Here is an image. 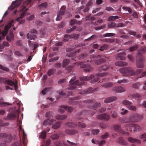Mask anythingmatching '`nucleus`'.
<instances>
[{"mask_svg":"<svg viewBox=\"0 0 146 146\" xmlns=\"http://www.w3.org/2000/svg\"><path fill=\"white\" fill-rule=\"evenodd\" d=\"M119 72L123 76L139 75L135 79V80H137L138 78H141L145 76H146V71L142 72V70L141 69H138L135 71L131 67L122 68L119 69Z\"/></svg>","mask_w":146,"mask_h":146,"instance_id":"obj_1","label":"nucleus"},{"mask_svg":"<svg viewBox=\"0 0 146 146\" xmlns=\"http://www.w3.org/2000/svg\"><path fill=\"white\" fill-rule=\"evenodd\" d=\"M76 76H74L71 79L69 82L70 83L69 84L68 89L71 90L76 89V90H77L78 89L77 86L85 84V82H80L78 80H76H76Z\"/></svg>","mask_w":146,"mask_h":146,"instance_id":"obj_2","label":"nucleus"},{"mask_svg":"<svg viewBox=\"0 0 146 146\" xmlns=\"http://www.w3.org/2000/svg\"><path fill=\"white\" fill-rule=\"evenodd\" d=\"M102 56L100 55L95 56L94 55H92L90 56V59L88 60L87 62H90L93 65H99L106 62L105 59L102 58Z\"/></svg>","mask_w":146,"mask_h":146,"instance_id":"obj_3","label":"nucleus"},{"mask_svg":"<svg viewBox=\"0 0 146 146\" xmlns=\"http://www.w3.org/2000/svg\"><path fill=\"white\" fill-rule=\"evenodd\" d=\"M134 127V129L133 131L134 132H135L137 131H140L141 129V128L139 125L132 123H129L126 124H125L124 125V128L126 129V130L127 131H132V130L130 128L128 129L129 127Z\"/></svg>","mask_w":146,"mask_h":146,"instance_id":"obj_4","label":"nucleus"},{"mask_svg":"<svg viewBox=\"0 0 146 146\" xmlns=\"http://www.w3.org/2000/svg\"><path fill=\"white\" fill-rule=\"evenodd\" d=\"M83 102L86 104H89L88 107L91 109L96 110L98 107H100L101 106L100 103H93V101L92 100L88 99L84 100Z\"/></svg>","mask_w":146,"mask_h":146,"instance_id":"obj_5","label":"nucleus"},{"mask_svg":"<svg viewBox=\"0 0 146 146\" xmlns=\"http://www.w3.org/2000/svg\"><path fill=\"white\" fill-rule=\"evenodd\" d=\"M136 65L138 68H143L144 67L143 61L144 59L142 54L139 52L137 53L136 56Z\"/></svg>","mask_w":146,"mask_h":146,"instance_id":"obj_6","label":"nucleus"},{"mask_svg":"<svg viewBox=\"0 0 146 146\" xmlns=\"http://www.w3.org/2000/svg\"><path fill=\"white\" fill-rule=\"evenodd\" d=\"M74 64H76L78 66H80L81 68H86L84 70V71L85 72H91L93 69V68L90 65L85 64L83 62H77L74 63Z\"/></svg>","mask_w":146,"mask_h":146,"instance_id":"obj_7","label":"nucleus"},{"mask_svg":"<svg viewBox=\"0 0 146 146\" xmlns=\"http://www.w3.org/2000/svg\"><path fill=\"white\" fill-rule=\"evenodd\" d=\"M13 22V20L11 21L9 23L8 25L6 26L5 27L4 30L2 32H1L0 30V40L2 39L6 35L9 29L12 26Z\"/></svg>","mask_w":146,"mask_h":146,"instance_id":"obj_8","label":"nucleus"},{"mask_svg":"<svg viewBox=\"0 0 146 146\" xmlns=\"http://www.w3.org/2000/svg\"><path fill=\"white\" fill-rule=\"evenodd\" d=\"M96 117L99 119L105 121H109L111 118L110 115L106 113L98 115H96Z\"/></svg>","mask_w":146,"mask_h":146,"instance_id":"obj_9","label":"nucleus"},{"mask_svg":"<svg viewBox=\"0 0 146 146\" xmlns=\"http://www.w3.org/2000/svg\"><path fill=\"white\" fill-rule=\"evenodd\" d=\"M113 129L115 131L120 133L122 134H126L128 135H129V133L123 130L120 125L115 124L113 126Z\"/></svg>","mask_w":146,"mask_h":146,"instance_id":"obj_10","label":"nucleus"},{"mask_svg":"<svg viewBox=\"0 0 146 146\" xmlns=\"http://www.w3.org/2000/svg\"><path fill=\"white\" fill-rule=\"evenodd\" d=\"M79 34H73L71 35H69L68 34H65L64 35L63 41L64 42L68 41L69 39L71 38H73L75 39H78L79 37Z\"/></svg>","mask_w":146,"mask_h":146,"instance_id":"obj_11","label":"nucleus"},{"mask_svg":"<svg viewBox=\"0 0 146 146\" xmlns=\"http://www.w3.org/2000/svg\"><path fill=\"white\" fill-rule=\"evenodd\" d=\"M22 0H16L12 2L11 4L9 7L8 9L12 11L15 7L19 6L21 3Z\"/></svg>","mask_w":146,"mask_h":146,"instance_id":"obj_12","label":"nucleus"},{"mask_svg":"<svg viewBox=\"0 0 146 146\" xmlns=\"http://www.w3.org/2000/svg\"><path fill=\"white\" fill-rule=\"evenodd\" d=\"M15 111H14L9 113L7 116L4 118L6 120H10L15 119L16 117Z\"/></svg>","mask_w":146,"mask_h":146,"instance_id":"obj_13","label":"nucleus"},{"mask_svg":"<svg viewBox=\"0 0 146 146\" xmlns=\"http://www.w3.org/2000/svg\"><path fill=\"white\" fill-rule=\"evenodd\" d=\"M127 140L129 142L132 143L141 144V143L140 140L131 137H128Z\"/></svg>","mask_w":146,"mask_h":146,"instance_id":"obj_14","label":"nucleus"},{"mask_svg":"<svg viewBox=\"0 0 146 146\" xmlns=\"http://www.w3.org/2000/svg\"><path fill=\"white\" fill-rule=\"evenodd\" d=\"M125 52H123L120 53L117 55L116 59L117 60H125L126 58L125 56Z\"/></svg>","mask_w":146,"mask_h":146,"instance_id":"obj_15","label":"nucleus"},{"mask_svg":"<svg viewBox=\"0 0 146 146\" xmlns=\"http://www.w3.org/2000/svg\"><path fill=\"white\" fill-rule=\"evenodd\" d=\"M117 142L119 144L123 145H126L127 144V142L123 139L122 137L117 138Z\"/></svg>","mask_w":146,"mask_h":146,"instance_id":"obj_16","label":"nucleus"},{"mask_svg":"<svg viewBox=\"0 0 146 146\" xmlns=\"http://www.w3.org/2000/svg\"><path fill=\"white\" fill-rule=\"evenodd\" d=\"M117 99V98L115 96H112L111 97L107 98L104 100V102L106 103H108L110 102H113L116 100Z\"/></svg>","mask_w":146,"mask_h":146,"instance_id":"obj_17","label":"nucleus"},{"mask_svg":"<svg viewBox=\"0 0 146 146\" xmlns=\"http://www.w3.org/2000/svg\"><path fill=\"white\" fill-rule=\"evenodd\" d=\"M95 112L94 111H92L90 110H85L82 111L80 113L81 115H85L90 114L91 115H93L95 113Z\"/></svg>","mask_w":146,"mask_h":146,"instance_id":"obj_18","label":"nucleus"},{"mask_svg":"<svg viewBox=\"0 0 146 146\" xmlns=\"http://www.w3.org/2000/svg\"><path fill=\"white\" fill-rule=\"evenodd\" d=\"M94 77V75L93 74H92L88 77L87 76H84L82 77H80V81L82 82V81H86L90 80L93 78Z\"/></svg>","mask_w":146,"mask_h":146,"instance_id":"obj_19","label":"nucleus"},{"mask_svg":"<svg viewBox=\"0 0 146 146\" xmlns=\"http://www.w3.org/2000/svg\"><path fill=\"white\" fill-rule=\"evenodd\" d=\"M113 90L117 92L120 93L124 92L125 89L122 87H114Z\"/></svg>","mask_w":146,"mask_h":146,"instance_id":"obj_20","label":"nucleus"},{"mask_svg":"<svg viewBox=\"0 0 146 146\" xmlns=\"http://www.w3.org/2000/svg\"><path fill=\"white\" fill-rule=\"evenodd\" d=\"M63 143L65 146H76V143L70 142L68 140L66 141H63Z\"/></svg>","mask_w":146,"mask_h":146,"instance_id":"obj_21","label":"nucleus"},{"mask_svg":"<svg viewBox=\"0 0 146 146\" xmlns=\"http://www.w3.org/2000/svg\"><path fill=\"white\" fill-rule=\"evenodd\" d=\"M128 63L127 62L123 61H118L115 63V65L119 66H123L127 65Z\"/></svg>","mask_w":146,"mask_h":146,"instance_id":"obj_22","label":"nucleus"},{"mask_svg":"<svg viewBox=\"0 0 146 146\" xmlns=\"http://www.w3.org/2000/svg\"><path fill=\"white\" fill-rule=\"evenodd\" d=\"M54 121V120L52 119H48L46 120H45L44 121L43 123V125L45 126L50 125L52 123H53Z\"/></svg>","mask_w":146,"mask_h":146,"instance_id":"obj_23","label":"nucleus"},{"mask_svg":"<svg viewBox=\"0 0 146 146\" xmlns=\"http://www.w3.org/2000/svg\"><path fill=\"white\" fill-rule=\"evenodd\" d=\"M5 138V143H9L13 139V137L11 134L7 135H7L6 136Z\"/></svg>","mask_w":146,"mask_h":146,"instance_id":"obj_24","label":"nucleus"},{"mask_svg":"<svg viewBox=\"0 0 146 146\" xmlns=\"http://www.w3.org/2000/svg\"><path fill=\"white\" fill-rule=\"evenodd\" d=\"M66 132L69 135H73L78 133V131L74 129L70 130L66 129Z\"/></svg>","mask_w":146,"mask_h":146,"instance_id":"obj_25","label":"nucleus"},{"mask_svg":"<svg viewBox=\"0 0 146 146\" xmlns=\"http://www.w3.org/2000/svg\"><path fill=\"white\" fill-rule=\"evenodd\" d=\"M47 5V3L45 2L42 3L41 4L39 5L38 6V7L39 9L44 10L46 8Z\"/></svg>","mask_w":146,"mask_h":146,"instance_id":"obj_26","label":"nucleus"},{"mask_svg":"<svg viewBox=\"0 0 146 146\" xmlns=\"http://www.w3.org/2000/svg\"><path fill=\"white\" fill-rule=\"evenodd\" d=\"M136 122H138L142 120L143 118V116L142 114L135 113Z\"/></svg>","mask_w":146,"mask_h":146,"instance_id":"obj_27","label":"nucleus"},{"mask_svg":"<svg viewBox=\"0 0 146 146\" xmlns=\"http://www.w3.org/2000/svg\"><path fill=\"white\" fill-rule=\"evenodd\" d=\"M65 125L69 127H75L77 125L73 122H68L65 123Z\"/></svg>","mask_w":146,"mask_h":146,"instance_id":"obj_28","label":"nucleus"},{"mask_svg":"<svg viewBox=\"0 0 146 146\" xmlns=\"http://www.w3.org/2000/svg\"><path fill=\"white\" fill-rule=\"evenodd\" d=\"M80 96H77L76 97H75L74 98H70L69 99V102L71 104H76V103H76V101H74L76 100H78V99H80Z\"/></svg>","mask_w":146,"mask_h":146,"instance_id":"obj_29","label":"nucleus"},{"mask_svg":"<svg viewBox=\"0 0 146 146\" xmlns=\"http://www.w3.org/2000/svg\"><path fill=\"white\" fill-rule=\"evenodd\" d=\"M27 36L29 39L31 40H34L36 38V36L35 35L31 33H28L27 35Z\"/></svg>","mask_w":146,"mask_h":146,"instance_id":"obj_30","label":"nucleus"},{"mask_svg":"<svg viewBox=\"0 0 146 146\" xmlns=\"http://www.w3.org/2000/svg\"><path fill=\"white\" fill-rule=\"evenodd\" d=\"M121 122L123 123H131L129 117H123L122 119V121H121Z\"/></svg>","mask_w":146,"mask_h":146,"instance_id":"obj_31","label":"nucleus"},{"mask_svg":"<svg viewBox=\"0 0 146 146\" xmlns=\"http://www.w3.org/2000/svg\"><path fill=\"white\" fill-rule=\"evenodd\" d=\"M70 62V61L68 59H65L63 60L62 64V66L63 68H64L68 65Z\"/></svg>","mask_w":146,"mask_h":146,"instance_id":"obj_32","label":"nucleus"},{"mask_svg":"<svg viewBox=\"0 0 146 146\" xmlns=\"http://www.w3.org/2000/svg\"><path fill=\"white\" fill-rule=\"evenodd\" d=\"M66 116L65 115H57L56 116V119L59 120H63L65 119Z\"/></svg>","mask_w":146,"mask_h":146,"instance_id":"obj_33","label":"nucleus"},{"mask_svg":"<svg viewBox=\"0 0 146 146\" xmlns=\"http://www.w3.org/2000/svg\"><path fill=\"white\" fill-rule=\"evenodd\" d=\"M119 18H121L120 17H118V16H111L109 17L108 20L109 21H113L115 19H117Z\"/></svg>","mask_w":146,"mask_h":146,"instance_id":"obj_34","label":"nucleus"},{"mask_svg":"<svg viewBox=\"0 0 146 146\" xmlns=\"http://www.w3.org/2000/svg\"><path fill=\"white\" fill-rule=\"evenodd\" d=\"M61 121H58L57 123L54 124L52 125V127L54 129H56L58 128L60 126L61 123Z\"/></svg>","mask_w":146,"mask_h":146,"instance_id":"obj_35","label":"nucleus"},{"mask_svg":"<svg viewBox=\"0 0 146 146\" xmlns=\"http://www.w3.org/2000/svg\"><path fill=\"white\" fill-rule=\"evenodd\" d=\"M113 85L112 83L108 82L105 84H103L102 85V86L106 88H108L112 86Z\"/></svg>","mask_w":146,"mask_h":146,"instance_id":"obj_36","label":"nucleus"},{"mask_svg":"<svg viewBox=\"0 0 146 146\" xmlns=\"http://www.w3.org/2000/svg\"><path fill=\"white\" fill-rule=\"evenodd\" d=\"M5 84H7L10 86H13L14 84V82L9 80H6L5 81Z\"/></svg>","mask_w":146,"mask_h":146,"instance_id":"obj_37","label":"nucleus"},{"mask_svg":"<svg viewBox=\"0 0 146 146\" xmlns=\"http://www.w3.org/2000/svg\"><path fill=\"white\" fill-rule=\"evenodd\" d=\"M80 51V49H79L77 50H76V51L74 53H69L67 54L66 56L68 57H72L74 56L76 54L77 52H79Z\"/></svg>","mask_w":146,"mask_h":146,"instance_id":"obj_38","label":"nucleus"},{"mask_svg":"<svg viewBox=\"0 0 146 146\" xmlns=\"http://www.w3.org/2000/svg\"><path fill=\"white\" fill-rule=\"evenodd\" d=\"M129 117L131 123L136 122L135 113L130 115Z\"/></svg>","mask_w":146,"mask_h":146,"instance_id":"obj_39","label":"nucleus"},{"mask_svg":"<svg viewBox=\"0 0 146 146\" xmlns=\"http://www.w3.org/2000/svg\"><path fill=\"white\" fill-rule=\"evenodd\" d=\"M92 88H90L81 91L79 93L81 94H84L87 93H89L92 90Z\"/></svg>","mask_w":146,"mask_h":146,"instance_id":"obj_40","label":"nucleus"},{"mask_svg":"<svg viewBox=\"0 0 146 146\" xmlns=\"http://www.w3.org/2000/svg\"><path fill=\"white\" fill-rule=\"evenodd\" d=\"M66 106L64 105H62L60 107V108H59L58 110L59 112H60V113H63L65 110H66Z\"/></svg>","mask_w":146,"mask_h":146,"instance_id":"obj_41","label":"nucleus"},{"mask_svg":"<svg viewBox=\"0 0 146 146\" xmlns=\"http://www.w3.org/2000/svg\"><path fill=\"white\" fill-rule=\"evenodd\" d=\"M111 117L113 118H117L118 115L116 111L114 110L111 111Z\"/></svg>","mask_w":146,"mask_h":146,"instance_id":"obj_42","label":"nucleus"},{"mask_svg":"<svg viewBox=\"0 0 146 146\" xmlns=\"http://www.w3.org/2000/svg\"><path fill=\"white\" fill-rule=\"evenodd\" d=\"M11 146H22L21 140L20 139V140L13 143L11 144Z\"/></svg>","mask_w":146,"mask_h":146,"instance_id":"obj_43","label":"nucleus"},{"mask_svg":"<svg viewBox=\"0 0 146 146\" xmlns=\"http://www.w3.org/2000/svg\"><path fill=\"white\" fill-rule=\"evenodd\" d=\"M140 85V83L139 82H137L133 84L132 86V87L133 88H135L136 89H138L139 88V86Z\"/></svg>","mask_w":146,"mask_h":146,"instance_id":"obj_44","label":"nucleus"},{"mask_svg":"<svg viewBox=\"0 0 146 146\" xmlns=\"http://www.w3.org/2000/svg\"><path fill=\"white\" fill-rule=\"evenodd\" d=\"M56 70L54 68L48 70L47 74L49 76H50L51 75L53 74L55 72Z\"/></svg>","mask_w":146,"mask_h":146,"instance_id":"obj_45","label":"nucleus"},{"mask_svg":"<svg viewBox=\"0 0 146 146\" xmlns=\"http://www.w3.org/2000/svg\"><path fill=\"white\" fill-rule=\"evenodd\" d=\"M66 6H62L60 9V11L59 12V13L60 14L63 15L64 14L65 11Z\"/></svg>","mask_w":146,"mask_h":146,"instance_id":"obj_46","label":"nucleus"},{"mask_svg":"<svg viewBox=\"0 0 146 146\" xmlns=\"http://www.w3.org/2000/svg\"><path fill=\"white\" fill-rule=\"evenodd\" d=\"M138 45L135 44V45L131 46L130 47L129 49L130 51L132 52L136 50L138 48Z\"/></svg>","mask_w":146,"mask_h":146,"instance_id":"obj_47","label":"nucleus"},{"mask_svg":"<svg viewBox=\"0 0 146 146\" xmlns=\"http://www.w3.org/2000/svg\"><path fill=\"white\" fill-rule=\"evenodd\" d=\"M122 104L128 106H129L132 103L128 100H124L123 101Z\"/></svg>","mask_w":146,"mask_h":146,"instance_id":"obj_48","label":"nucleus"},{"mask_svg":"<svg viewBox=\"0 0 146 146\" xmlns=\"http://www.w3.org/2000/svg\"><path fill=\"white\" fill-rule=\"evenodd\" d=\"M9 123L8 122H6L4 123H3V121L1 120H0V127H5L9 125Z\"/></svg>","mask_w":146,"mask_h":146,"instance_id":"obj_49","label":"nucleus"},{"mask_svg":"<svg viewBox=\"0 0 146 146\" xmlns=\"http://www.w3.org/2000/svg\"><path fill=\"white\" fill-rule=\"evenodd\" d=\"M109 65L105 64L102 66L101 67L100 70H106L108 69L109 68Z\"/></svg>","mask_w":146,"mask_h":146,"instance_id":"obj_50","label":"nucleus"},{"mask_svg":"<svg viewBox=\"0 0 146 146\" xmlns=\"http://www.w3.org/2000/svg\"><path fill=\"white\" fill-rule=\"evenodd\" d=\"M88 56V54L86 53L80 55L78 57V58L81 60L84 58Z\"/></svg>","mask_w":146,"mask_h":146,"instance_id":"obj_51","label":"nucleus"},{"mask_svg":"<svg viewBox=\"0 0 146 146\" xmlns=\"http://www.w3.org/2000/svg\"><path fill=\"white\" fill-rule=\"evenodd\" d=\"M77 125L78 126L82 128H84L86 127V125L85 124L81 122H78V123Z\"/></svg>","mask_w":146,"mask_h":146,"instance_id":"obj_52","label":"nucleus"},{"mask_svg":"<svg viewBox=\"0 0 146 146\" xmlns=\"http://www.w3.org/2000/svg\"><path fill=\"white\" fill-rule=\"evenodd\" d=\"M138 52L137 53H138L139 52L141 54L142 53L144 52H145L146 53V47H142L139 50H138Z\"/></svg>","mask_w":146,"mask_h":146,"instance_id":"obj_53","label":"nucleus"},{"mask_svg":"<svg viewBox=\"0 0 146 146\" xmlns=\"http://www.w3.org/2000/svg\"><path fill=\"white\" fill-rule=\"evenodd\" d=\"M120 113L122 115H124L126 114L128 112V110L125 109L123 108L121 109L120 110Z\"/></svg>","mask_w":146,"mask_h":146,"instance_id":"obj_54","label":"nucleus"},{"mask_svg":"<svg viewBox=\"0 0 146 146\" xmlns=\"http://www.w3.org/2000/svg\"><path fill=\"white\" fill-rule=\"evenodd\" d=\"M50 137L53 140L57 139H59V136L57 134H53L51 135Z\"/></svg>","mask_w":146,"mask_h":146,"instance_id":"obj_55","label":"nucleus"},{"mask_svg":"<svg viewBox=\"0 0 146 146\" xmlns=\"http://www.w3.org/2000/svg\"><path fill=\"white\" fill-rule=\"evenodd\" d=\"M115 34L113 33H107L103 35V36L105 37L113 36L115 35Z\"/></svg>","mask_w":146,"mask_h":146,"instance_id":"obj_56","label":"nucleus"},{"mask_svg":"<svg viewBox=\"0 0 146 146\" xmlns=\"http://www.w3.org/2000/svg\"><path fill=\"white\" fill-rule=\"evenodd\" d=\"M123 9L127 11L130 13H131L132 12L131 9L128 7H122Z\"/></svg>","mask_w":146,"mask_h":146,"instance_id":"obj_57","label":"nucleus"},{"mask_svg":"<svg viewBox=\"0 0 146 146\" xmlns=\"http://www.w3.org/2000/svg\"><path fill=\"white\" fill-rule=\"evenodd\" d=\"M95 18L94 17L90 16V15H88L86 16V20H95Z\"/></svg>","mask_w":146,"mask_h":146,"instance_id":"obj_58","label":"nucleus"},{"mask_svg":"<svg viewBox=\"0 0 146 146\" xmlns=\"http://www.w3.org/2000/svg\"><path fill=\"white\" fill-rule=\"evenodd\" d=\"M116 24L115 23L111 22L108 24V26L109 28H112L116 27Z\"/></svg>","mask_w":146,"mask_h":146,"instance_id":"obj_59","label":"nucleus"},{"mask_svg":"<svg viewBox=\"0 0 146 146\" xmlns=\"http://www.w3.org/2000/svg\"><path fill=\"white\" fill-rule=\"evenodd\" d=\"M84 8V6H82L80 7H79L76 9V11L79 13H81L82 12V11H83Z\"/></svg>","mask_w":146,"mask_h":146,"instance_id":"obj_60","label":"nucleus"},{"mask_svg":"<svg viewBox=\"0 0 146 146\" xmlns=\"http://www.w3.org/2000/svg\"><path fill=\"white\" fill-rule=\"evenodd\" d=\"M11 104L6 102H0V107H3L6 106L11 105Z\"/></svg>","mask_w":146,"mask_h":146,"instance_id":"obj_61","label":"nucleus"},{"mask_svg":"<svg viewBox=\"0 0 146 146\" xmlns=\"http://www.w3.org/2000/svg\"><path fill=\"white\" fill-rule=\"evenodd\" d=\"M25 13H23L20 14V16L18 17L16 19V21H20V19L23 18L25 16Z\"/></svg>","mask_w":146,"mask_h":146,"instance_id":"obj_62","label":"nucleus"},{"mask_svg":"<svg viewBox=\"0 0 146 146\" xmlns=\"http://www.w3.org/2000/svg\"><path fill=\"white\" fill-rule=\"evenodd\" d=\"M127 58L131 61L133 62L134 61L135 58L131 54L128 55H127Z\"/></svg>","mask_w":146,"mask_h":146,"instance_id":"obj_63","label":"nucleus"},{"mask_svg":"<svg viewBox=\"0 0 146 146\" xmlns=\"http://www.w3.org/2000/svg\"><path fill=\"white\" fill-rule=\"evenodd\" d=\"M128 108L130 110L134 111H136L137 109V108L135 106L131 105L128 106Z\"/></svg>","mask_w":146,"mask_h":146,"instance_id":"obj_64","label":"nucleus"}]
</instances>
